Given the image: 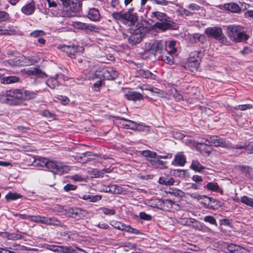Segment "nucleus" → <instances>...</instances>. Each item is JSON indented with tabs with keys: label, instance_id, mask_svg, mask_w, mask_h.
I'll return each instance as SVG.
<instances>
[{
	"label": "nucleus",
	"instance_id": "2eb2a0df",
	"mask_svg": "<svg viewBox=\"0 0 253 253\" xmlns=\"http://www.w3.org/2000/svg\"><path fill=\"white\" fill-rule=\"evenodd\" d=\"M142 154L144 157H148L150 158H156V159H169L172 157V155L168 154L164 155H157L156 153L150 150L143 151L142 152Z\"/></svg>",
	"mask_w": 253,
	"mask_h": 253
},
{
	"label": "nucleus",
	"instance_id": "e433bc0d",
	"mask_svg": "<svg viewBox=\"0 0 253 253\" xmlns=\"http://www.w3.org/2000/svg\"><path fill=\"white\" fill-rule=\"evenodd\" d=\"M190 168L193 170L201 172L205 169V167L203 166L198 160H193L190 166Z\"/></svg>",
	"mask_w": 253,
	"mask_h": 253
},
{
	"label": "nucleus",
	"instance_id": "f704fd0d",
	"mask_svg": "<svg viewBox=\"0 0 253 253\" xmlns=\"http://www.w3.org/2000/svg\"><path fill=\"white\" fill-rule=\"evenodd\" d=\"M138 75L144 78L155 79V76L148 70H139L138 71Z\"/></svg>",
	"mask_w": 253,
	"mask_h": 253
},
{
	"label": "nucleus",
	"instance_id": "c756f323",
	"mask_svg": "<svg viewBox=\"0 0 253 253\" xmlns=\"http://www.w3.org/2000/svg\"><path fill=\"white\" fill-rule=\"evenodd\" d=\"M19 78L16 76H8L1 79V83L2 84H9L19 82Z\"/></svg>",
	"mask_w": 253,
	"mask_h": 253
},
{
	"label": "nucleus",
	"instance_id": "e2e57ef3",
	"mask_svg": "<svg viewBox=\"0 0 253 253\" xmlns=\"http://www.w3.org/2000/svg\"><path fill=\"white\" fill-rule=\"evenodd\" d=\"M187 195L192 199H194L198 202L199 201V200L200 199V198L201 196V195L199 194L197 192L187 193Z\"/></svg>",
	"mask_w": 253,
	"mask_h": 253
},
{
	"label": "nucleus",
	"instance_id": "a878e982",
	"mask_svg": "<svg viewBox=\"0 0 253 253\" xmlns=\"http://www.w3.org/2000/svg\"><path fill=\"white\" fill-rule=\"evenodd\" d=\"M171 25L168 23V20H165L163 21L156 22L154 25V27L155 29H158L161 31H165L170 28Z\"/></svg>",
	"mask_w": 253,
	"mask_h": 253
},
{
	"label": "nucleus",
	"instance_id": "603ef678",
	"mask_svg": "<svg viewBox=\"0 0 253 253\" xmlns=\"http://www.w3.org/2000/svg\"><path fill=\"white\" fill-rule=\"evenodd\" d=\"M176 42L174 41H171L169 43L168 47L166 46V48L169 49H168V51L169 52H174L175 53L177 51V49L175 48Z\"/></svg>",
	"mask_w": 253,
	"mask_h": 253
},
{
	"label": "nucleus",
	"instance_id": "680f3d73",
	"mask_svg": "<svg viewBox=\"0 0 253 253\" xmlns=\"http://www.w3.org/2000/svg\"><path fill=\"white\" fill-rule=\"evenodd\" d=\"M199 65L197 62H191L188 61V67L192 72L197 70Z\"/></svg>",
	"mask_w": 253,
	"mask_h": 253
},
{
	"label": "nucleus",
	"instance_id": "9d476101",
	"mask_svg": "<svg viewBox=\"0 0 253 253\" xmlns=\"http://www.w3.org/2000/svg\"><path fill=\"white\" fill-rule=\"evenodd\" d=\"M61 49L62 51L66 53L68 56L72 58L76 52H83L84 49L83 46L67 45H63Z\"/></svg>",
	"mask_w": 253,
	"mask_h": 253
},
{
	"label": "nucleus",
	"instance_id": "4d7b16f0",
	"mask_svg": "<svg viewBox=\"0 0 253 253\" xmlns=\"http://www.w3.org/2000/svg\"><path fill=\"white\" fill-rule=\"evenodd\" d=\"M70 178L75 182H82L85 180L84 177L78 174L70 176Z\"/></svg>",
	"mask_w": 253,
	"mask_h": 253
},
{
	"label": "nucleus",
	"instance_id": "72a5a7b5",
	"mask_svg": "<svg viewBox=\"0 0 253 253\" xmlns=\"http://www.w3.org/2000/svg\"><path fill=\"white\" fill-rule=\"evenodd\" d=\"M53 162V161H49L45 158H40L36 161V163L38 165L42 167H46L50 169H51V167L49 166V163Z\"/></svg>",
	"mask_w": 253,
	"mask_h": 253
},
{
	"label": "nucleus",
	"instance_id": "0e129e2a",
	"mask_svg": "<svg viewBox=\"0 0 253 253\" xmlns=\"http://www.w3.org/2000/svg\"><path fill=\"white\" fill-rule=\"evenodd\" d=\"M101 80H100L99 79L98 81H97V82H96L94 84H93V87H92V89L94 90V91H99L101 86V84H102V82H101Z\"/></svg>",
	"mask_w": 253,
	"mask_h": 253
},
{
	"label": "nucleus",
	"instance_id": "6e6552de",
	"mask_svg": "<svg viewBox=\"0 0 253 253\" xmlns=\"http://www.w3.org/2000/svg\"><path fill=\"white\" fill-rule=\"evenodd\" d=\"M49 166L51 167V170L60 175L67 173L70 170L69 166L60 162L53 161L49 163Z\"/></svg>",
	"mask_w": 253,
	"mask_h": 253
},
{
	"label": "nucleus",
	"instance_id": "6ab92c4d",
	"mask_svg": "<svg viewBox=\"0 0 253 253\" xmlns=\"http://www.w3.org/2000/svg\"><path fill=\"white\" fill-rule=\"evenodd\" d=\"M186 163V157L182 153L177 154L174 157V160L172 162V165L183 167Z\"/></svg>",
	"mask_w": 253,
	"mask_h": 253
},
{
	"label": "nucleus",
	"instance_id": "052dcab7",
	"mask_svg": "<svg viewBox=\"0 0 253 253\" xmlns=\"http://www.w3.org/2000/svg\"><path fill=\"white\" fill-rule=\"evenodd\" d=\"M204 220L213 225H216L215 219L211 216H206L204 217Z\"/></svg>",
	"mask_w": 253,
	"mask_h": 253
},
{
	"label": "nucleus",
	"instance_id": "de8ad7c7",
	"mask_svg": "<svg viewBox=\"0 0 253 253\" xmlns=\"http://www.w3.org/2000/svg\"><path fill=\"white\" fill-rule=\"evenodd\" d=\"M163 204L164 205L166 206L168 208H173V207H175L174 208L175 209H177V208H179V206L172 201L170 200H166L163 201Z\"/></svg>",
	"mask_w": 253,
	"mask_h": 253
},
{
	"label": "nucleus",
	"instance_id": "20e7f679",
	"mask_svg": "<svg viewBox=\"0 0 253 253\" xmlns=\"http://www.w3.org/2000/svg\"><path fill=\"white\" fill-rule=\"evenodd\" d=\"M199 143L206 145L222 147L228 149H234V145H232L228 142H226L223 138L218 136H208L207 138H204Z\"/></svg>",
	"mask_w": 253,
	"mask_h": 253
},
{
	"label": "nucleus",
	"instance_id": "a18cd8bd",
	"mask_svg": "<svg viewBox=\"0 0 253 253\" xmlns=\"http://www.w3.org/2000/svg\"><path fill=\"white\" fill-rule=\"evenodd\" d=\"M178 14L182 16H192L194 14V12L190 11L187 9L180 7L177 11Z\"/></svg>",
	"mask_w": 253,
	"mask_h": 253
},
{
	"label": "nucleus",
	"instance_id": "69168bd1",
	"mask_svg": "<svg viewBox=\"0 0 253 253\" xmlns=\"http://www.w3.org/2000/svg\"><path fill=\"white\" fill-rule=\"evenodd\" d=\"M187 7L192 11H198L200 10V6L196 3H191L188 5Z\"/></svg>",
	"mask_w": 253,
	"mask_h": 253
},
{
	"label": "nucleus",
	"instance_id": "4468645a",
	"mask_svg": "<svg viewBox=\"0 0 253 253\" xmlns=\"http://www.w3.org/2000/svg\"><path fill=\"white\" fill-rule=\"evenodd\" d=\"M241 150L240 152L253 153V144L252 143H239L234 145V150Z\"/></svg>",
	"mask_w": 253,
	"mask_h": 253
},
{
	"label": "nucleus",
	"instance_id": "aec40b11",
	"mask_svg": "<svg viewBox=\"0 0 253 253\" xmlns=\"http://www.w3.org/2000/svg\"><path fill=\"white\" fill-rule=\"evenodd\" d=\"M226 247L231 253H249L246 249L236 244H230L227 245Z\"/></svg>",
	"mask_w": 253,
	"mask_h": 253
},
{
	"label": "nucleus",
	"instance_id": "bb28decb",
	"mask_svg": "<svg viewBox=\"0 0 253 253\" xmlns=\"http://www.w3.org/2000/svg\"><path fill=\"white\" fill-rule=\"evenodd\" d=\"M100 13L98 9L92 8L89 9L88 12V17L91 20L96 21L100 18Z\"/></svg>",
	"mask_w": 253,
	"mask_h": 253
},
{
	"label": "nucleus",
	"instance_id": "393cba45",
	"mask_svg": "<svg viewBox=\"0 0 253 253\" xmlns=\"http://www.w3.org/2000/svg\"><path fill=\"white\" fill-rule=\"evenodd\" d=\"M33 63L29 57H22L20 58L17 59L14 63L12 64L10 63L12 65L14 66H23L26 65H29Z\"/></svg>",
	"mask_w": 253,
	"mask_h": 253
},
{
	"label": "nucleus",
	"instance_id": "3c124183",
	"mask_svg": "<svg viewBox=\"0 0 253 253\" xmlns=\"http://www.w3.org/2000/svg\"><path fill=\"white\" fill-rule=\"evenodd\" d=\"M171 93L176 101H180L183 99V96L175 88L171 89Z\"/></svg>",
	"mask_w": 253,
	"mask_h": 253
},
{
	"label": "nucleus",
	"instance_id": "ea45409f",
	"mask_svg": "<svg viewBox=\"0 0 253 253\" xmlns=\"http://www.w3.org/2000/svg\"><path fill=\"white\" fill-rule=\"evenodd\" d=\"M212 201L214 202H218V201H216L213 198L208 197V196L205 195H201L198 202L200 204H203L204 206H207L209 204L210 202H212Z\"/></svg>",
	"mask_w": 253,
	"mask_h": 253
},
{
	"label": "nucleus",
	"instance_id": "4be33fe9",
	"mask_svg": "<svg viewBox=\"0 0 253 253\" xmlns=\"http://www.w3.org/2000/svg\"><path fill=\"white\" fill-rule=\"evenodd\" d=\"M138 87L142 90H149L153 93L157 94L160 96H163L164 95V92L163 91L149 84H144L139 86Z\"/></svg>",
	"mask_w": 253,
	"mask_h": 253
},
{
	"label": "nucleus",
	"instance_id": "2f4dec72",
	"mask_svg": "<svg viewBox=\"0 0 253 253\" xmlns=\"http://www.w3.org/2000/svg\"><path fill=\"white\" fill-rule=\"evenodd\" d=\"M72 25L76 28L79 29H86L91 30L92 26L85 23L79 21L73 22Z\"/></svg>",
	"mask_w": 253,
	"mask_h": 253
},
{
	"label": "nucleus",
	"instance_id": "dca6fc26",
	"mask_svg": "<svg viewBox=\"0 0 253 253\" xmlns=\"http://www.w3.org/2000/svg\"><path fill=\"white\" fill-rule=\"evenodd\" d=\"M24 74L29 76H34L38 77H43L44 74L42 73L39 69L35 67H30L24 68L22 70Z\"/></svg>",
	"mask_w": 253,
	"mask_h": 253
},
{
	"label": "nucleus",
	"instance_id": "5701e85b",
	"mask_svg": "<svg viewBox=\"0 0 253 253\" xmlns=\"http://www.w3.org/2000/svg\"><path fill=\"white\" fill-rule=\"evenodd\" d=\"M180 223L182 224L191 226L195 228H199V223L196 219L192 218H183L180 219Z\"/></svg>",
	"mask_w": 253,
	"mask_h": 253
},
{
	"label": "nucleus",
	"instance_id": "423d86ee",
	"mask_svg": "<svg viewBox=\"0 0 253 253\" xmlns=\"http://www.w3.org/2000/svg\"><path fill=\"white\" fill-rule=\"evenodd\" d=\"M30 220L33 222L46 225H57L60 223L59 221L54 217H47L39 215H30Z\"/></svg>",
	"mask_w": 253,
	"mask_h": 253
},
{
	"label": "nucleus",
	"instance_id": "c85d7f7f",
	"mask_svg": "<svg viewBox=\"0 0 253 253\" xmlns=\"http://www.w3.org/2000/svg\"><path fill=\"white\" fill-rule=\"evenodd\" d=\"M16 34V30L12 27H8L6 28L0 26V35H12Z\"/></svg>",
	"mask_w": 253,
	"mask_h": 253
},
{
	"label": "nucleus",
	"instance_id": "412c9836",
	"mask_svg": "<svg viewBox=\"0 0 253 253\" xmlns=\"http://www.w3.org/2000/svg\"><path fill=\"white\" fill-rule=\"evenodd\" d=\"M125 96L127 99L133 101H140L143 98L141 93L134 91H128L125 94Z\"/></svg>",
	"mask_w": 253,
	"mask_h": 253
},
{
	"label": "nucleus",
	"instance_id": "6e6d98bb",
	"mask_svg": "<svg viewBox=\"0 0 253 253\" xmlns=\"http://www.w3.org/2000/svg\"><path fill=\"white\" fill-rule=\"evenodd\" d=\"M253 105L251 104H244V105H237L235 109L237 110H240L242 111H245L248 109H251L253 108Z\"/></svg>",
	"mask_w": 253,
	"mask_h": 253
},
{
	"label": "nucleus",
	"instance_id": "4c0bfd02",
	"mask_svg": "<svg viewBox=\"0 0 253 253\" xmlns=\"http://www.w3.org/2000/svg\"><path fill=\"white\" fill-rule=\"evenodd\" d=\"M81 199L88 201L91 202H96L100 200L102 198L101 196L100 195H84L82 197H80Z\"/></svg>",
	"mask_w": 253,
	"mask_h": 253
},
{
	"label": "nucleus",
	"instance_id": "774afa93",
	"mask_svg": "<svg viewBox=\"0 0 253 253\" xmlns=\"http://www.w3.org/2000/svg\"><path fill=\"white\" fill-rule=\"evenodd\" d=\"M139 216L141 219L146 220H150L151 219V216L149 214L146 213L144 212H140Z\"/></svg>",
	"mask_w": 253,
	"mask_h": 253
},
{
	"label": "nucleus",
	"instance_id": "b1692460",
	"mask_svg": "<svg viewBox=\"0 0 253 253\" xmlns=\"http://www.w3.org/2000/svg\"><path fill=\"white\" fill-rule=\"evenodd\" d=\"M208 190L214 192H218L221 195L223 194V190L222 188H221L218 184L217 183L214 182H208L206 186H205Z\"/></svg>",
	"mask_w": 253,
	"mask_h": 253
},
{
	"label": "nucleus",
	"instance_id": "a19ab883",
	"mask_svg": "<svg viewBox=\"0 0 253 253\" xmlns=\"http://www.w3.org/2000/svg\"><path fill=\"white\" fill-rule=\"evenodd\" d=\"M151 16L153 18H156L160 22L168 20V17L165 13L159 11L153 12Z\"/></svg>",
	"mask_w": 253,
	"mask_h": 253
},
{
	"label": "nucleus",
	"instance_id": "5fc2aeb1",
	"mask_svg": "<svg viewBox=\"0 0 253 253\" xmlns=\"http://www.w3.org/2000/svg\"><path fill=\"white\" fill-rule=\"evenodd\" d=\"M9 18V14L3 11H0V22L6 21Z\"/></svg>",
	"mask_w": 253,
	"mask_h": 253
},
{
	"label": "nucleus",
	"instance_id": "f257e3e1",
	"mask_svg": "<svg viewBox=\"0 0 253 253\" xmlns=\"http://www.w3.org/2000/svg\"><path fill=\"white\" fill-rule=\"evenodd\" d=\"M118 76V72L111 67L99 68L95 72L88 73L85 78L89 80H114Z\"/></svg>",
	"mask_w": 253,
	"mask_h": 253
},
{
	"label": "nucleus",
	"instance_id": "cd10ccee",
	"mask_svg": "<svg viewBox=\"0 0 253 253\" xmlns=\"http://www.w3.org/2000/svg\"><path fill=\"white\" fill-rule=\"evenodd\" d=\"M222 6L224 9L233 13H238L240 11L239 6L235 3H225Z\"/></svg>",
	"mask_w": 253,
	"mask_h": 253
},
{
	"label": "nucleus",
	"instance_id": "1a4fd4ad",
	"mask_svg": "<svg viewBox=\"0 0 253 253\" xmlns=\"http://www.w3.org/2000/svg\"><path fill=\"white\" fill-rule=\"evenodd\" d=\"M46 249L54 252L60 253H77L75 250L71 246L47 245Z\"/></svg>",
	"mask_w": 253,
	"mask_h": 253
},
{
	"label": "nucleus",
	"instance_id": "473e14b6",
	"mask_svg": "<svg viewBox=\"0 0 253 253\" xmlns=\"http://www.w3.org/2000/svg\"><path fill=\"white\" fill-rule=\"evenodd\" d=\"M59 76L58 75H57L56 78H51L48 79L46 82L47 85L52 89H54L58 86L59 83L57 81V78Z\"/></svg>",
	"mask_w": 253,
	"mask_h": 253
},
{
	"label": "nucleus",
	"instance_id": "79ce46f5",
	"mask_svg": "<svg viewBox=\"0 0 253 253\" xmlns=\"http://www.w3.org/2000/svg\"><path fill=\"white\" fill-rule=\"evenodd\" d=\"M22 196L20 194L17 193L9 192L5 196V199L7 201H10L12 200H16L18 199L21 198Z\"/></svg>",
	"mask_w": 253,
	"mask_h": 253
},
{
	"label": "nucleus",
	"instance_id": "c9c22d12",
	"mask_svg": "<svg viewBox=\"0 0 253 253\" xmlns=\"http://www.w3.org/2000/svg\"><path fill=\"white\" fill-rule=\"evenodd\" d=\"M39 92L37 91L36 92L29 91V90H24L22 91V95L23 97L22 99L24 100H30L34 99L37 96V92Z\"/></svg>",
	"mask_w": 253,
	"mask_h": 253
},
{
	"label": "nucleus",
	"instance_id": "bf43d9fd",
	"mask_svg": "<svg viewBox=\"0 0 253 253\" xmlns=\"http://www.w3.org/2000/svg\"><path fill=\"white\" fill-rule=\"evenodd\" d=\"M31 36L34 38H37L45 35V32L42 30H35L31 33Z\"/></svg>",
	"mask_w": 253,
	"mask_h": 253
},
{
	"label": "nucleus",
	"instance_id": "f3484780",
	"mask_svg": "<svg viewBox=\"0 0 253 253\" xmlns=\"http://www.w3.org/2000/svg\"><path fill=\"white\" fill-rule=\"evenodd\" d=\"M103 190L107 193H110L113 194H120L123 191L122 188L116 184H111L110 185L103 186Z\"/></svg>",
	"mask_w": 253,
	"mask_h": 253
},
{
	"label": "nucleus",
	"instance_id": "0eeeda50",
	"mask_svg": "<svg viewBox=\"0 0 253 253\" xmlns=\"http://www.w3.org/2000/svg\"><path fill=\"white\" fill-rule=\"evenodd\" d=\"M205 33L209 36L213 37L222 43H225L227 42V39L223 36L221 28L210 27L206 30Z\"/></svg>",
	"mask_w": 253,
	"mask_h": 253
},
{
	"label": "nucleus",
	"instance_id": "49530a36",
	"mask_svg": "<svg viewBox=\"0 0 253 253\" xmlns=\"http://www.w3.org/2000/svg\"><path fill=\"white\" fill-rule=\"evenodd\" d=\"M0 102L2 103H6L10 105H16L17 102H8L7 97L6 95V92H0Z\"/></svg>",
	"mask_w": 253,
	"mask_h": 253
},
{
	"label": "nucleus",
	"instance_id": "f03ea898",
	"mask_svg": "<svg viewBox=\"0 0 253 253\" xmlns=\"http://www.w3.org/2000/svg\"><path fill=\"white\" fill-rule=\"evenodd\" d=\"M154 47L156 48L155 55L164 61L165 63L171 65L174 63V52H169L166 48V42L165 41H160L154 44Z\"/></svg>",
	"mask_w": 253,
	"mask_h": 253
},
{
	"label": "nucleus",
	"instance_id": "39448f33",
	"mask_svg": "<svg viewBox=\"0 0 253 253\" xmlns=\"http://www.w3.org/2000/svg\"><path fill=\"white\" fill-rule=\"evenodd\" d=\"M112 16L114 19L121 20L124 23H129V24H133L137 20L136 16L130 11L113 13Z\"/></svg>",
	"mask_w": 253,
	"mask_h": 253
},
{
	"label": "nucleus",
	"instance_id": "7c9ffc66",
	"mask_svg": "<svg viewBox=\"0 0 253 253\" xmlns=\"http://www.w3.org/2000/svg\"><path fill=\"white\" fill-rule=\"evenodd\" d=\"M174 180L172 177L161 176L159 178V183L161 184L169 186L173 184Z\"/></svg>",
	"mask_w": 253,
	"mask_h": 253
},
{
	"label": "nucleus",
	"instance_id": "9b49d317",
	"mask_svg": "<svg viewBox=\"0 0 253 253\" xmlns=\"http://www.w3.org/2000/svg\"><path fill=\"white\" fill-rule=\"evenodd\" d=\"M8 102H15L16 99L22 100V91L19 89H11L6 91Z\"/></svg>",
	"mask_w": 253,
	"mask_h": 253
},
{
	"label": "nucleus",
	"instance_id": "13d9d810",
	"mask_svg": "<svg viewBox=\"0 0 253 253\" xmlns=\"http://www.w3.org/2000/svg\"><path fill=\"white\" fill-rule=\"evenodd\" d=\"M112 226H113L114 228L118 229L119 230H122L123 229V227L124 226V223L118 222L117 221H112L111 223Z\"/></svg>",
	"mask_w": 253,
	"mask_h": 253
},
{
	"label": "nucleus",
	"instance_id": "338daca9",
	"mask_svg": "<svg viewBox=\"0 0 253 253\" xmlns=\"http://www.w3.org/2000/svg\"><path fill=\"white\" fill-rule=\"evenodd\" d=\"M77 186L72 184H67L64 187V189L67 192L71 190H75Z\"/></svg>",
	"mask_w": 253,
	"mask_h": 253
},
{
	"label": "nucleus",
	"instance_id": "8fccbe9b",
	"mask_svg": "<svg viewBox=\"0 0 253 253\" xmlns=\"http://www.w3.org/2000/svg\"><path fill=\"white\" fill-rule=\"evenodd\" d=\"M198 54V52H191L189 55V62H197L198 65L200 64V61H201V59L198 58L195 59L194 58V56L195 55H197Z\"/></svg>",
	"mask_w": 253,
	"mask_h": 253
},
{
	"label": "nucleus",
	"instance_id": "a211bd4d",
	"mask_svg": "<svg viewBox=\"0 0 253 253\" xmlns=\"http://www.w3.org/2000/svg\"><path fill=\"white\" fill-rule=\"evenodd\" d=\"M35 8V3L34 1H32L22 6L21 11L23 14L26 15H30L34 13Z\"/></svg>",
	"mask_w": 253,
	"mask_h": 253
},
{
	"label": "nucleus",
	"instance_id": "f8f14e48",
	"mask_svg": "<svg viewBox=\"0 0 253 253\" xmlns=\"http://www.w3.org/2000/svg\"><path fill=\"white\" fill-rule=\"evenodd\" d=\"M140 32V30H136L129 37L125 34H123V38L125 40H127L128 43L133 45L138 43L141 41L142 34L138 33Z\"/></svg>",
	"mask_w": 253,
	"mask_h": 253
},
{
	"label": "nucleus",
	"instance_id": "c03bdc74",
	"mask_svg": "<svg viewBox=\"0 0 253 253\" xmlns=\"http://www.w3.org/2000/svg\"><path fill=\"white\" fill-rule=\"evenodd\" d=\"M241 202L249 207L253 208V198L247 196H243L241 197Z\"/></svg>",
	"mask_w": 253,
	"mask_h": 253
},
{
	"label": "nucleus",
	"instance_id": "37998d69",
	"mask_svg": "<svg viewBox=\"0 0 253 253\" xmlns=\"http://www.w3.org/2000/svg\"><path fill=\"white\" fill-rule=\"evenodd\" d=\"M123 229L122 231H126L130 233H133L136 235H138L140 233V232L136 229L131 227L130 226L126 225L124 223L123 227Z\"/></svg>",
	"mask_w": 253,
	"mask_h": 253
},
{
	"label": "nucleus",
	"instance_id": "09e8293b",
	"mask_svg": "<svg viewBox=\"0 0 253 253\" xmlns=\"http://www.w3.org/2000/svg\"><path fill=\"white\" fill-rule=\"evenodd\" d=\"M99 210H101L104 213V214L106 215H114L116 213L115 210L112 209H108L107 208L103 207L100 208Z\"/></svg>",
	"mask_w": 253,
	"mask_h": 253
},
{
	"label": "nucleus",
	"instance_id": "7ed1b4c3",
	"mask_svg": "<svg viewBox=\"0 0 253 253\" xmlns=\"http://www.w3.org/2000/svg\"><path fill=\"white\" fill-rule=\"evenodd\" d=\"M227 31L229 38L236 42L246 41L249 38V36L244 32V28L239 25L229 26Z\"/></svg>",
	"mask_w": 253,
	"mask_h": 253
},
{
	"label": "nucleus",
	"instance_id": "58836bf2",
	"mask_svg": "<svg viewBox=\"0 0 253 253\" xmlns=\"http://www.w3.org/2000/svg\"><path fill=\"white\" fill-rule=\"evenodd\" d=\"M70 216L76 219H79L81 217L82 211L80 209H71L69 210Z\"/></svg>",
	"mask_w": 253,
	"mask_h": 253
},
{
	"label": "nucleus",
	"instance_id": "ddd939ff",
	"mask_svg": "<svg viewBox=\"0 0 253 253\" xmlns=\"http://www.w3.org/2000/svg\"><path fill=\"white\" fill-rule=\"evenodd\" d=\"M64 6L69 7L73 11H78L81 8L80 0H61Z\"/></svg>",
	"mask_w": 253,
	"mask_h": 253
},
{
	"label": "nucleus",
	"instance_id": "864d4df0",
	"mask_svg": "<svg viewBox=\"0 0 253 253\" xmlns=\"http://www.w3.org/2000/svg\"><path fill=\"white\" fill-rule=\"evenodd\" d=\"M136 130L140 131H149L150 130L149 126H145L143 124H137Z\"/></svg>",
	"mask_w": 253,
	"mask_h": 253
}]
</instances>
